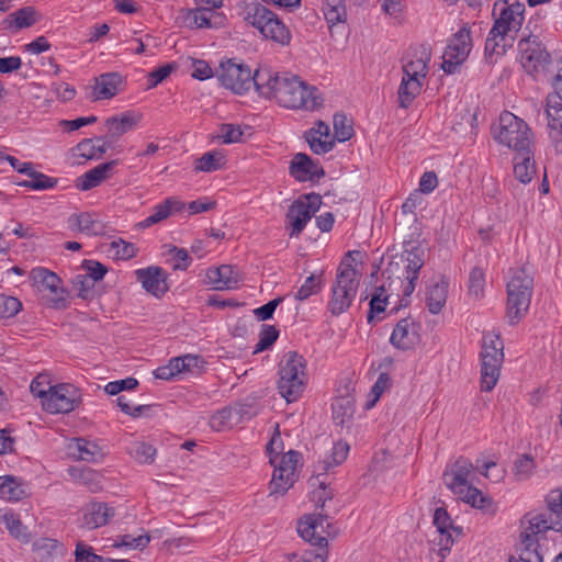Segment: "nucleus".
<instances>
[{
    "label": "nucleus",
    "mask_w": 562,
    "mask_h": 562,
    "mask_svg": "<svg viewBox=\"0 0 562 562\" xmlns=\"http://www.w3.org/2000/svg\"><path fill=\"white\" fill-rule=\"evenodd\" d=\"M472 47L471 30L464 24L449 42L445 49V55L449 56L450 59H459L464 61L468 57Z\"/></svg>",
    "instance_id": "4be33fe9"
},
{
    "label": "nucleus",
    "mask_w": 562,
    "mask_h": 562,
    "mask_svg": "<svg viewBox=\"0 0 562 562\" xmlns=\"http://www.w3.org/2000/svg\"><path fill=\"white\" fill-rule=\"evenodd\" d=\"M212 15V9H181L176 18V22L190 29L211 27Z\"/></svg>",
    "instance_id": "bb28decb"
},
{
    "label": "nucleus",
    "mask_w": 562,
    "mask_h": 562,
    "mask_svg": "<svg viewBox=\"0 0 562 562\" xmlns=\"http://www.w3.org/2000/svg\"><path fill=\"white\" fill-rule=\"evenodd\" d=\"M422 87L423 83L419 79L403 76L397 91L398 105L403 109L409 108L415 98L420 93Z\"/></svg>",
    "instance_id": "c9c22d12"
},
{
    "label": "nucleus",
    "mask_w": 562,
    "mask_h": 562,
    "mask_svg": "<svg viewBox=\"0 0 562 562\" xmlns=\"http://www.w3.org/2000/svg\"><path fill=\"white\" fill-rule=\"evenodd\" d=\"M453 493L459 495L462 501L467 502L474 508L487 510V508L492 505L491 498L483 495L479 488L469 484L461 487L460 492Z\"/></svg>",
    "instance_id": "ea45409f"
},
{
    "label": "nucleus",
    "mask_w": 562,
    "mask_h": 562,
    "mask_svg": "<svg viewBox=\"0 0 562 562\" xmlns=\"http://www.w3.org/2000/svg\"><path fill=\"white\" fill-rule=\"evenodd\" d=\"M522 31L517 43V61L524 71L536 81H543L562 56L561 52H550L538 35Z\"/></svg>",
    "instance_id": "f03ea898"
},
{
    "label": "nucleus",
    "mask_w": 562,
    "mask_h": 562,
    "mask_svg": "<svg viewBox=\"0 0 562 562\" xmlns=\"http://www.w3.org/2000/svg\"><path fill=\"white\" fill-rule=\"evenodd\" d=\"M543 81L551 86L554 95L562 101V56L554 64L550 74L544 77Z\"/></svg>",
    "instance_id": "680f3d73"
},
{
    "label": "nucleus",
    "mask_w": 562,
    "mask_h": 562,
    "mask_svg": "<svg viewBox=\"0 0 562 562\" xmlns=\"http://www.w3.org/2000/svg\"><path fill=\"white\" fill-rule=\"evenodd\" d=\"M30 180H23L18 182V186L29 188L36 191L49 190L54 189L58 179L48 177L47 175L32 169V171L27 176Z\"/></svg>",
    "instance_id": "79ce46f5"
},
{
    "label": "nucleus",
    "mask_w": 562,
    "mask_h": 562,
    "mask_svg": "<svg viewBox=\"0 0 562 562\" xmlns=\"http://www.w3.org/2000/svg\"><path fill=\"white\" fill-rule=\"evenodd\" d=\"M71 283L78 290V297L82 300H92L94 297V282L87 274H77Z\"/></svg>",
    "instance_id": "bf43d9fd"
},
{
    "label": "nucleus",
    "mask_w": 562,
    "mask_h": 562,
    "mask_svg": "<svg viewBox=\"0 0 562 562\" xmlns=\"http://www.w3.org/2000/svg\"><path fill=\"white\" fill-rule=\"evenodd\" d=\"M430 53L424 49L419 56L403 66V76L413 77V79H424L428 71Z\"/></svg>",
    "instance_id": "4c0bfd02"
},
{
    "label": "nucleus",
    "mask_w": 562,
    "mask_h": 562,
    "mask_svg": "<svg viewBox=\"0 0 562 562\" xmlns=\"http://www.w3.org/2000/svg\"><path fill=\"white\" fill-rule=\"evenodd\" d=\"M244 20L258 29L265 38L281 45H289L291 33L276 13L260 2L246 3L243 12Z\"/></svg>",
    "instance_id": "423d86ee"
},
{
    "label": "nucleus",
    "mask_w": 562,
    "mask_h": 562,
    "mask_svg": "<svg viewBox=\"0 0 562 562\" xmlns=\"http://www.w3.org/2000/svg\"><path fill=\"white\" fill-rule=\"evenodd\" d=\"M449 282L445 277L428 288L426 293V305L431 314H438L447 301Z\"/></svg>",
    "instance_id": "473e14b6"
},
{
    "label": "nucleus",
    "mask_w": 562,
    "mask_h": 562,
    "mask_svg": "<svg viewBox=\"0 0 562 562\" xmlns=\"http://www.w3.org/2000/svg\"><path fill=\"white\" fill-rule=\"evenodd\" d=\"M539 540L532 539V535L520 533L519 559L509 557L508 562H543L542 554L539 552Z\"/></svg>",
    "instance_id": "2f4dec72"
},
{
    "label": "nucleus",
    "mask_w": 562,
    "mask_h": 562,
    "mask_svg": "<svg viewBox=\"0 0 562 562\" xmlns=\"http://www.w3.org/2000/svg\"><path fill=\"white\" fill-rule=\"evenodd\" d=\"M322 205V196L318 193H308L295 200L288 210L286 220L292 231L290 236H299L306 224L315 215Z\"/></svg>",
    "instance_id": "f8f14e48"
},
{
    "label": "nucleus",
    "mask_w": 562,
    "mask_h": 562,
    "mask_svg": "<svg viewBox=\"0 0 562 562\" xmlns=\"http://www.w3.org/2000/svg\"><path fill=\"white\" fill-rule=\"evenodd\" d=\"M186 207V203L177 198H167L161 203L157 204L153 209V213L144 221L138 223L140 228H148L166 218L172 213L182 211Z\"/></svg>",
    "instance_id": "393cba45"
},
{
    "label": "nucleus",
    "mask_w": 562,
    "mask_h": 562,
    "mask_svg": "<svg viewBox=\"0 0 562 562\" xmlns=\"http://www.w3.org/2000/svg\"><path fill=\"white\" fill-rule=\"evenodd\" d=\"M506 284V314L510 325H516L528 312L533 292V277L526 267L509 270Z\"/></svg>",
    "instance_id": "20e7f679"
},
{
    "label": "nucleus",
    "mask_w": 562,
    "mask_h": 562,
    "mask_svg": "<svg viewBox=\"0 0 562 562\" xmlns=\"http://www.w3.org/2000/svg\"><path fill=\"white\" fill-rule=\"evenodd\" d=\"M2 521L13 538L26 542L30 540V535L26 531V527L22 524L16 514L13 512L3 514Z\"/></svg>",
    "instance_id": "a18cd8bd"
},
{
    "label": "nucleus",
    "mask_w": 562,
    "mask_h": 562,
    "mask_svg": "<svg viewBox=\"0 0 562 562\" xmlns=\"http://www.w3.org/2000/svg\"><path fill=\"white\" fill-rule=\"evenodd\" d=\"M322 10L329 27L347 21L346 0H324Z\"/></svg>",
    "instance_id": "e433bc0d"
},
{
    "label": "nucleus",
    "mask_w": 562,
    "mask_h": 562,
    "mask_svg": "<svg viewBox=\"0 0 562 562\" xmlns=\"http://www.w3.org/2000/svg\"><path fill=\"white\" fill-rule=\"evenodd\" d=\"M205 277L206 282L220 291L237 289L243 281L240 272L232 265L209 268Z\"/></svg>",
    "instance_id": "a211bd4d"
},
{
    "label": "nucleus",
    "mask_w": 562,
    "mask_h": 562,
    "mask_svg": "<svg viewBox=\"0 0 562 562\" xmlns=\"http://www.w3.org/2000/svg\"><path fill=\"white\" fill-rule=\"evenodd\" d=\"M319 528L322 532H325L328 537L331 535L329 530L331 524L328 521V515L326 513L305 515L297 521V533L303 540L314 546L315 549H318V544L316 543L318 538L327 539L326 536L319 535Z\"/></svg>",
    "instance_id": "2eb2a0df"
},
{
    "label": "nucleus",
    "mask_w": 562,
    "mask_h": 562,
    "mask_svg": "<svg viewBox=\"0 0 562 562\" xmlns=\"http://www.w3.org/2000/svg\"><path fill=\"white\" fill-rule=\"evenodd\" d=\"M420 325L412 317H405L397 322L391 337L390 344L402 351L414 349L420 341Z\"/></svg>",
    "instance_id": "ddd939ff"
},
{
    "label": "nucleus",
    "mask_w": 562,
    "mask_h": 562,
    "mask_svg": "<svg viewBox=\"0 0 562 562\" xmlns=\"http://www.w3.org/2000/svg\"><path fill=\"white\" fill-rule=\"evenodd\" d=\"M177 68L175 63L165 64L148 74V89L157 87Z\"/></svg>",
    "instance_id": "69168bd1"
},
{
    "label": "nucleus",
    "mask_w": 562,
    "mask_h": 562,
    "mask_svg": "<svg viewBox=\"0 0 562 562\" xmlns=\"http://www.w3.org/2000/svg\"><path fill=\"white\" fill-rule=\"evenodd\" d=\"M94 80L95 83L92 87L94 100L111 99L120 93L126 85L125 78L116 71L101 74Z\"/></svg>",
    "instance_id": "6ab92c4d"
},
{
    "label": "nucleus",
    "mask_w": 562,
    "mask_h": 562,
    "mask_svg": "<svg viewBox=\"0 0 562 562\" xmlns=\"http://www.w3.org/2000/svg\"><path fill=\"white\" fill-rule=\"evenodd\" d=\"M244 133L240 125L221 124L218 137L223 144H233L241 140Z\"/></svg>",
    "instance_id": "0e129e2a"
},
{
    "label": "nucleus",
    "mask_w": 562,
    "mask_h": 562,
    "mask_svg": "<svg viewBox=\"0 0 562 562\" xmlns=\"http://www.w3.org/2000/svg\"><path fill=\"white\" fill-rule=\"evenodd\" d=\"M130 454L139 463L150 464L155 461L156 449L148 442L136 441L130 448Z\"/></svg>",
    "instance_id": "09e8293b"
},
{
    "label": "nucleus",
    "mask_w": 562,
    "mask_h": 562,
    "mask_svg": "<svg viewBox=\"0 0 562 562\" xmlns=\"http://www.w3.org/2000/svg\"><path fill=\"white\" fill-rule=\"evenodd\" d=\"M76 447L78 450V458L87 462H95L102 457L100 447L83 438L76 439Z\"/></svg>",
    "instance_id": "8fccbe9b"
},
{
    "label": "nucleus",
    "mask_w": 562,
    "mask_h": 562,
    "mask_svg": "<svg viewBox=\"0 0 562 562\" xmlns=\"http://www.w3.org/2000/svg\"><path fill=\"white\" fill-rule=\"evenodd\" d=\"M323 273L319 276L311 274L304 281V283L300 286L295 294V299L297 301L307 300L313 294L318 293L323 288Z\"/></svg>",
    "instance_id": "3c124183"
},
{
    "label": "nucleus",
    "mask_w": 562,
    "mask_h": 562,
    "mask_svg": "<svg viewBox=\"0 0 562 562\" xmlns=\"http://www.w3.org/2000/svg\"><path fill=\"white\" fill-rule=\"evenodd\" d=\"M290 175L299 182L314 181L325 177V170L317 159L297 153L290 162Z\"/></svg>",
    "instance_id": "dca6fc26"
},
{
    "label": "nucleus",
    "mask_w": 562,
    "mask_h": 562,
    "mask_svg": "<svg viewBox=\"0 0 562 562\" xmlns=\"http://www.w3.org/2000/svg\"><path fill=\"white\" fill-rule=\"evenodd\" d=\"M282 76L273 75L269 69H257L255 72L251 71V87L254 86L256 91L265 97L272 98L274 95V90L277 88V83L281 81Z\"/></svg>",
    "instance_id": "7c9ffc66"
},
{
    "label": "nucleus",
    "mask_w": 562,
    "mask_h": 562,
    "mask_svg": "<svg viewBox=\"0 0 562 562\" xmlns=\"http://www.w3.org/2000/svg\"><path fill=\"white\" fill-rule=\"evenodd\" d=\"M358 286V271L351 262L341 261L337 269L331 286V297L327 306L333 316H339L350 307L357 295Z\"/></svg>",
    "instance_id": "0eeeda50"
},
{
    "label": "nucleus",
    "mask_w": 562,
    "mask_h": 562,
    "mask_svg": "<svg viewBox=\"0 0 562 562\" xmlns=\"http://www.w3.org/2000/svg\"><path fill=\"white\" fill-rule=\"evenodd\" d=\"M295 474L284 468L274 465L270 482V494H284L294 483Z\"/></svg>",
    "instance_id": "58836bf2"
},
{
    "label": "nucleus",
    "mask_w": 562,
    "mask_h": 562,
    "mask_svg": "<svg viewBox=\"0 0 562 562\" xmlns=\"http://www.w3.org/2000/svg\"><path fill=\"white\" fill-rule=\"evenodd\" d=\"M217 79L221 85L235 94H245L251 88V69L235 58L221 61Z\"/></svg>",
    "instance_id": "9b49d317"
},
{
    "label": "nucleus",
    "mask_w": 562,
    "mask_h": 562,
    "mask_svg": "<svg viewBox=\"0 0 562 562\" xmlns=\"http://www.w3.org/2000/svg\"><path fill=\"white\" fill-rule=\"evenodd\" d=\"M78 229L90 236L103 235L105 232V224L94 217L93 214L85 212L74 215Z\"/></svg>",
    "instance_id": "a19ab883"
},
{
    "label": "nucleus",
    "mask_w": 562,
    "mask_h": 562,
    "mask_svg": "<svg viewBox=\"0 0 562 562\" xmlns=\"http://www.w3.org/2000/svg\"><path fill=\"white\" fill-rule=\"evenodd\" d=\"M114 516V509L109 507L105 503H91L87 506L82 518L81 526L92 530L102 527L109 522V519Z\"/></svg>",
    "instance_id": "b1692460"
},
{
    "label": "nucleus",
    "mask_w": 562,
    "mask_h": 562,
    "mask_svg": "<svg viewBox=\"0 0 562 562\" xmlns=\"http://www.w3.org/2000/svg\"><path fill=\"white\" fill-rule=\"evenodd\" d=\"M224 156L215 150L207 151L196 159L195 171L213 172L224 166Z\"/></svg>",
    "instance_id": "c03bdc74"
},
{
    "label": "nucleus",
    "mask_w": 562,
    "mask_h": 562,
    "mask_svg": "<svg viewBox=\"0 0 562 562\" xmlns=\"http://www.w3.org/2000/svg\"><path fill=\"white\" fill-rule=\"evenodd\" d=\"M273 99L283 108L315 111L323 105V97L316 87L310 86L296 76H282L277 83Z\"/></svg>",
    "instance_id": "7ed1b4c3"
},
{
    "label": "nucleus",
    "mask_w": 562,
    "mask_h": 562,
    "mask_svg": "<svg viewBox=\"0 0 562 562\" xmlns=\"http://www.w3.org/2000/svg\"><path fill=\"white\" fill-rule=\"evenodd\" d=\"M137 120L132 112H125L121 116H111L105 121V126L109 128V136L117 139L128 131L136 126Z\"/></svg>",
    "instance_id": "f704fd0d"
},
{
    "label": "nucleus",
    "mask_w": 562,
    "mask_h": 562,
    "mask_svg": "<svg viewBox=\"0 0 562 562\" xmlns=\"http://www.w3.org/2000/svg\"><path fill=\"white\" fill-rule=\"evenodd\" d=\"M335 137L339 143L349 140L353 136V127L350 120L344 113H336L333 120Z\"/></svg>",
    "instance_id": "de8ad7c7"
},
{
    "label": "nucleus",
    "mask_w": 562,
    "mask_h": 562,
    "mask_svg": "<svg viewBox=\"0 0 562 562\" xmlns=\"http://www.w3.org/2000/svg\"><path fill=\"white\" fill-rule=\"evenodd\" d=\"M233 424H237L233 406H226L218 409L210 419L211 427L216 431L231 427Z\"/></svg>",
    "instance_id": "49530a36"
},
{
    "label": "nucleus",
    "mask_w": 562,
    "mask_h": 562,
    "mask_svg": "<svg viewBox=\"0 0 562 562\" xmlns=\"http://www.w3.org/2000/svg\"><path fill=\"white\" fill-rule=\"evenodd\" d=\"M333 419L336 425L344 426L351 420L356 412V401L346 386V394L339 395L331 404Z\"/></svg>",
    "instance_id": "c85d7f7f"
},
{
    "label": "nucleus",
    "mask_w": 562,
    "mask_h": 562,
    "mask_svg": "<svg viewBox=\"0 0 562 562\" xmlns=\"http://www.w3.org/2000/svg\"><path fill=\"white\" fill-rule=\"evenodd\" d=\"M306 361L296 351L286 352L279 363V394L293 403L302 395L306 384Z\"/></svg>",
    "instance_id": "39448f33"
},
{
    "label": "nucleus",
    "mask_w": 562,
    "mask_h": 562,
    "mask_svg": "<svg viewBox=\"0 0 562 562\" xmlns=\"http://www.w3.org/2000/svg\"><path fill=\"white\" fill-rule=\"evenodd\" d=\"M150 541V536L148 533L139 535L138 537H133L132 535H123L117 537L113 547L114 548H132L137 550H143L147 547Z\"/></svg>",
    "instance_id": "13d9d810"
},
{
    "label": "nucleus",
    "mask_w": 562,
    "mask_h": 562,
    "mask_svg": "<svg viewBox=\"0 0 562 562\" xmlns=\"http://www.w3.org/2000/svg\"><path fill=\"white\" fill-rule=\"evenodd\" d=\"M32 286L38 292L49 291L46 304L50 308L65 310L68 307L67 290L61 285V279L53 271L44 267H35L29 273Z\"/></svg>",
    "instance_id": "1a4fd4ad"
},
{
    "label": "nucleus",
    "mask_w": 562,
    "mask_h": 562,
    "mask_svg": "<svg viewBox=\"0 0 562 562\" xmlns=\"http://www.w3.org/2000/svg\"><path fill=\"white\" fill-rule=\"evenodd\" d=\"M547 117L549 127H557L559 124L562 125V103L552 101L551 95L547 99Z\"/></svg>",
    "instance_id": "338daca9"
},
{
    "label": "nucleus",
    "mask_w": 562,
    "mask_h": 562,
    "mask_svg": "<svg viewBox=\"0 0 562 562\" xmlns=\"http://www.w3.org/2000/svg\"><path fill=\"white\" fill-rule=\"evenodd\" d=\"M502 366L482 363L481 367V390L490 392L496 385Z\"/></svg>",
    "instance_id": "864d4df0"
},
{
    "label": "nucleus",
    "mask_w": 562,
    "mask_h": 562,
    "mask_svg": "<svg viewBox=\"0 0 562 562\" xmlns=\"http://www.w3.org/2000/svg\"><path fill=\"white\" fill-rule=\"evenodd\" d=\"M349 445L345 441L335 442L331 452L323 461L324 470L328 471L330 468L341 464L348 457Z\"/></svg>",
    "instance_id": "603ef678"
},
{
    "label": "nucleus",
    "mask_w": 562,
    "mask_h": 562,
    "mask_svg": "<svg viewBox=\"0 0 562 562\" xmlns=\"http://www.w3.org/2000/svg\"><path fill=\"white\" fill-rule=\"evenodd\" d=\"M22 310V303L19 299L5 294H0V319L11 318Z\"/></svg>",
    "instance_id": "052dcab7"
},
{
    "label": "nucleus",
    "mask_w": 562,
    "mask_h": 562,
    "mask_svg": "<svg viewBox=\"0 0 562 562\" xmlns=\"http://www.w3.org/2000/svg\"><path fill=\"white\" fill-rule=\"evenodd\" d=\"M514 175L521 183H529L536 175V166L530 148L518 150L514 157Z\"/></svg>",
    "instance_id": "c756f323"
},
{
    "label": "nucleus",
    "mask_w": 562,
    "mask_h": 562,
    "mask_svg": "<svg viewBox=\"0 0 562 562\" xmlns=\"http://www.w3.org/2000/svg\"><path fill=\"white\" fill-rule=\"evenodd\" d=\"M473 470L472 462L460 457L452 465L451 470L443 473V481L447 487L452 492H460V488L468 485V477Z\"/></svg>",
    "instance_id": "412c9836"
},
{
    "label": "nucleus",
    "mask_w": 562,
    "mask_h": 562,
    "mask_svg": "<svg viewBox=\"0 0 562 562\" xmlns=\"http://www.w3.org/2000/svg\"><path fill=\"white\" fill-rule=\"evenodd\" d=\"M495 140L515 151L528 149L531 130L527 123L515 114L505 111L499 115L498 126L493 127Z\"/></svg>",
    "instance_id": "6e6552de"
},
{
    "label": "nucleus",
    "mask_w": 562,
    "mask_h": 562,
    "mask_svg": "<svg viewBox=\"0 0 562 562\" xmlns=\"http://www.w3.org/2000/svg\"><path fill=\"white\" fill-rule=\"evenodd\" d=\"M75 562H132L126 559H111L104 558L94 553L93 548L82 541L77 542L75 550Z\"/></svg>",
    "instance_id": "37998d69"
},
{
    "label": "nucleus",
    "mask_w": 562,
    "mask_h": 562,
    "mask_svg": "<svg viewBox=\"0 0 562 562\" xmlns=\"http://www.w3.org/2000/svg\"><path fill=\"white\" fill-rule=\"evenodd\" d=\"M536 468L535 460L529 454H522L514 462L513 473L518 481L530 477Z\"/></svg>",
    "instance_id": "5fc2aeb1"
},
{
    "label": "nucleus",
    "mask_w": 562,
    "mask_h": 562,
    "mask_svg": "<svg viewBox=\"0 0 562 562\" xmlns=\"http://www.w3.org/2000/svg\"><path fill=\"white\" fill-rule=\"evenodd\" d=\"M135 276L136 280L142 283V286L157 299L164 296L169 290L167 283L168 273L161 267L150 266L137 269Z\"/></svg>",
    "instance_id": "f3484780"
},
{
    "label": "nucleus",
    "mask_w": 562,
    "mask_h": 562,
    "mask_svg": "<svg viewBox=\"0 0 562 562\" xmlns=\"http://www.w3.org/2000/svg\"><path fill=\"white\" fill-rule=\"evenodd\" d=\"M404 251L406 260V273L419 276V270L425 263V250L418 241H404Z\"/></svg>",
    "instance_id": "72a5a7b5"
},
{
    "label": "nucleus",
    "mask_w": 562,
    "mask_h": 562,
    "mask_svg": "<svg viewBox=\"0 0 562 562\" xmlns=\"http://www.w3.org/2000/svg\"><path fill=\"white\" fill-rule=\"evenodd\" d=\"M525 4L518 0H498L494 3V24L485 42V53L502 56L513 46L525 20Z\"/></svg>",
    "instance_id": "f257e3e1"
},
{
    "label": "nucleus",
    "mask_w": 562,
    "mask_h": 562,
    "mask_svg": "<svg viewBox=\"0 0 562 562\" xmlns=\"http://www.w3.org/2000/svg\"><path fill=\"white\" fill-rule=\"evenodd\" d=\"M82 401L81 391L70 383L48 385V396L42 401L44 411L49 414H67Z\"/></svg>",
    "instance_id": "9d476101"
},
{
    "label": "nucleus",
    "mask_w": 562,
    "mask_h": 562,
    "mask_svg": "<svg viewBox=\"0 0 562 562\" xmlns=\"http://www.w3.org/2000/svg\"><path fill=\"white\" fill-rule=\"evenodd\" d=\"M37 22V12L33 7H23L10 13L1 23L3 30L18 32L31 27Z\"/></svg>",
    "instance_id": "cd10ccee"
},
{
    "label": "nucleus",
    "mask_w": 562,
    "mask_h": 562,
    "mask_svg": "<svg viewBox=\"0 0 562 562\" xmlns=\"http://www.w3.org/2000/svg\"><path fill=\"white\" fill-rule=\"evenodd\" d=\"M117 164L119 160L115 159L98 165L80 176L77 180L76 187L81 191H89L100 186L104 180L111 177L113 169Z\"/></svg>",
    "instance_id": "aec40b11"
},
{
    "label": "nucleus",
    "mask_w": 562,
    "mask_h": 562,
    "mask_svg": "<svg viewBox=\"0 0 562 562\" xmlns=\"http://www.w3.org/2000/svg\"><path fill=\"white\" fill-rule=\"evenodd\" d=\"M432 524L439 532V555L441 558H446L454 542L453 533L460 536L462 533V528L453 525V521L445 507H438L435 509Z\"/></svg>",
    "instance_id": "4468645a"
},
{
    "label": "nucleus",
    "mask_w": 562,
    "mask_h": 562,
    "mask_svg": "<svg viewBox=\"0 0 562 562\" xmlns=\"http://www.w3.org/2000/svg\"><path fill=\"white\" fill-rule=\"evenodd\" d=\"M528 522V527L524 529L522 532H527L528 536L532 535V539H538L537 536L539 533H543L548 530H554L558 532H562V522L560 519H553L552 517H547L546 514H531L527 513L524 518V521Z\"/></svg>",
    "instance_id": "5701e85b"
},
{
    "label": "nucleus",
    "mask_w": 562,
    "mask_h": 562,
    "mask_svg": "<svg viewBox=\"0 0 562 562\" xmlns=\"http://www.w3.org/2000/svg\"><path fill=\"white\" fill-rule=\"evenodd\" d=\"M278 338H279V330L272 325L263 324L261 326V330L259 334V340H258L257 345L255 346L254 353H258V352H261V351H265V350L271 348V346L277 341Z\"/></svg>",
    "instance_id": "6e6d98bb"
},
{
    "label": "nucleus",
    "mask_w": 562,
    "mask_h": 562,
    "mask_svg": "<svg viewBox=\"0 0 562 562\" xmlns=\"http://www.w3.org/2000/svg\"><path fill=\"white\" fill-rule=\"evenodd\" d=\"M87 277L94 283L101 281L108 273V267L97 260L85 259L81 263Z\"/></svg>",
    "instance_id": "e2e57ef3"
},
{
    "label": "nucleus",
    "mask_w": 562,
    "mask_h": 562,
    "mask_svg": "<svg viewBox=\"0 0 562 562\" xmlns=\"http://www.w3.org/2000/svg\"><path fill=\"white\" fill-rule=\"evenodd\" d=\"M550 517L560 519L562 522V492L559 490L551 491L546 498Z\"/></svg>",
    "instance_id": "774afa93"
},
{
    "label": "nucleus",
    "mask_w": 562,
    "mask_h": 562,
    "mask_svg": "<svg viewBox=\"0 0 562 562\" xmlns=\"http://www.w3.org/2000/svg\"><path fill=\"white\" fill-rule=\"evenodd\" d=\"M0 495L9 502H18L29 495V484L20 476H0Z\"/></svg>",
    "instance_id": "a878e982"
},
{
    "label": "nucleus",
    "mask_w": 562,
    "mask_h": 562,
    "mask_svg": "<svg viewBox=\"0 0 562 562\" xmlns=\"http://www.w3.org/2000/svg\"><path fill=\"white\" fill-rule=\"evenodd\" d=\"M318 549L305 550L297 562H326L328 554V540L326 538H318Z\"/></svg>",
    "instance_id": "4d7b16f0"
}]
</instances>
